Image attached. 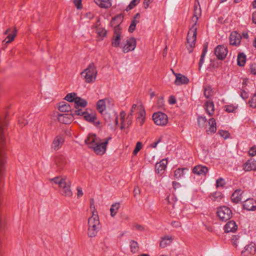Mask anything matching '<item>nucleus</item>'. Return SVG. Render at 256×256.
<instances>
[{
  "label": "nucleus",
  "instance_id": "obj_9",
  "mask_svg": "<svg viewBox=\"0 0 256 256\" xmlns=\"http://www.w3.org/2000/svg\"><path fill=\"white\" fill-rule=\"evenodd\" d=\"M122 38V28L120 25L114 26V35L112 41V46L114 47H118L120 46Z\"/></svg>",
  "mask_w": 256,
  "mask_h": 256
},
{
  "label": "nucleus",
  "instance_id": "obj_6",
  "mask_svg": "<svg viewBox=\"0 0 256 256\" xmlns=\"http://www.w3.org/2000/svg\"><path fill=\"white\" fill-rule=\"evenodd\" d=\"M74 114L77 116H82L85 120L94 124L96 126H98L100 124L98 121L96 120V116L94 112L89 114L88 112L83 111L82 110H76Z\"/></svg>",
  "mask_w": 256,
  "mask_h": 256
},
{
  "label": "nucleus",
  "instance_id": "obj_26",
  "mask_svg": "<svg viewBox=\"0 0 256 256\" xmlns=\"http://www.w3.org/2000/svg\"><path fill=\"white\" fill-rule=\"evenodd\" d=\"M204 108L209 116H212L214 112V104L212 101H206L204 104Z\"/></svg>",
  "mask_w": 256,
  "mask_h": 256
},
{
  "label": "nucleus",
  "instance_id": "obj_13",
  "mask_svg": "<svg viewBox=\"0 0 256 256\" xmlns=\"http://www.w3.org/2000/svg\"><path fill=\"white\" fill-rule=\"evenodd\" d=\"M230 44L232 46H238L241 42L242 36L237 32H232L230 36Z\"/></svg>",
  "mask_w": 256,
  "mask_h": 256
},
{
  "label": "nucleus",
  "instance_id": "obj_5",
  "mask_svg": "<svg viewBox=\"0 0 256 256\" xmlns=\"http://www.w3.org/2000/svg\"><path fill=\"white\" fill-rule=\"evenodd\" d=\"M81 75L84 77L87 83L94 82L97 75V70L94 64H90L87 68L81 73Z\"/></svg>",
  "mask_w": 256,
  "mask_h": 256
},
{
  "label": "nucleus",
  "instance_id": "obj_60",
  "mask_svg": "<svg viewBox=\"0 0 256 256\" xmlns=\"http://www.w3.org/2000/svg\"><path fill=\"white\" fill-rule=\"evenodd\" d=\"M208 45V44L207 43L204 44V48H203V50H202V54H201V55H202V57H204L205 56V54H206L207 52Z\"/></svg>",
  "mask_w": 256,
  "mask_h": 256
},
{
  "label": "nucleus",
  "instance_id": "obj_55",
  "mask_svg": "<svg viewBox=\"0 0 256 256\" xmlns=\"http://www.w3.org/2000/svg\"><path fill=\"white\" fill-rule=\"evenodd\" d=\"M18 124L20 126H24L28 124V122L26 120L22 118H20L18 120Z\"/></svg>",
  "mask_w": 256,
  "mask_h": 256
},
{
  "label": "nucleus",
  "instance_id": "obj_7",
  "mask_svg": "<svg viewBox=\"0 0 256 256\" xmlns=\"http://www.w3.org/2000/svg\"><path fill=\"white\" fill-rule=\"evenodd\" d=\"M232 214L231 210L226 206H220L218 208L217 215L222 221L230 220L232 216Z\"/></svg>",
  "mask_w": 256,
  "mask_h": 256
},
{
  "label": "nucleus",
  "instance_id": "obj_17",
  "mask_svg": "<svg viewBox=\"0 0 256 256\" xmlns=\"http://www.w3.org/2000/svg\"><path fill=\"white\" fill-rule=\"evenodd\" d=\"M73 115L72 113L59 114L58 118L60 122L64 124H68L72 121Z\"/></svg>",
  "mask_w": 256,
  "mask_h": 256
},
{
  "label": "nucleus",
  "instance_id": "obj_39",
  "mask_svg": "<svg viewBox=\"0 0 256 256\" xmlns=\"http://www.w3.org/2000/svg\"><path fill=\"white\" fill-rule=\"evenodd\" d=\"M207 123V120L204 116L198 117V124L200 128H204Z\"/></svg>",
  "mask_w": 256,
  "mask_h": 256
},
{
  "label": "nucleus",
  "instance_id": "obj_30",
  "mask_svg": "<svg viewBox=\"0 0 256 256\" xmlns=\"http://www.w3.org/2000/svg\"><path fill=\"white\" fill-rule=\"evenodd\" d=\"M172 240V237L171 236H166L162 238V240L160 243V246L162 248H164L170 244Z\"/></svg>",
  "mask_w": 256,
  "mask_h": 256
},
{
  "label": "nucleus",
  "instance_id": "obj_37",
  "mask_svg": "<svg viewBox=\"0 0 256 256\" xmlns=\"http://www.w3.org/2000/svg\"><path fill=\"white\" fill-rule=\"evenodd\" d=\"M246 56L244 53H240L238 56L237 64L239 66H244L246 63Z\"/></svg>",
  "mask_w": 256,
  "mask_h": 256
},
{
  "label": "nucleus",
  "instance_id": "obj_23",
  "mask_svg": "<svg viewBox=\"0 0 256 256\" xmlns=\"http://www.w3.org/2000/svg\"><path fill=\"white\" fill-rule=\"evenodd\" d=\"M245 171L256 170V161L252 158L248 160L244 165Z\"/></svg>",
  "mask_w": 256,
  "mask_h": 256
},
{
  "label": "nucleus",
  "instance_id": "obj_34",
  "mask_svg": "<svg viewBox=\"0 0 256 256\" xmlns=\"http://www.w3.org/2000/svg\"><path fill=\"white\" fill-rule=\"evenodd\" d=\"M108 102V100L107 98L102 99L99 100L96 104V108L98 111L100 113L102 114L106 108V102Z\"/></svg>",
  "mask_w": 256,
  "mask_h": 256
},
{
  "label": "nucleus",
  "instance_id": "obj_49",
  "mask_svg": "<svg viewBox=\"0 0 256 256\" xmlns=\"http://www.w3.org/2000/svg\"><path fill=\"white\" fill-rule=\"evenodd\" d=\"M142 144L140 142H138L136 144L135 148L133 152V154L136 155L138 152L142 149Z\"/></svg>",
  "mask_w": 256,
  "mask_h": 256
},
{
  "label": "nucleus",
  "instance_id": "obj_32",
  "mask_svg": "<svg viewBox=\"0 0 256 256\" xmlns=\"http://www.w3.org/2000/svg\"><path fill=\"white\" fill-rule=\"evenodd\" d=\"M140 14L137 13L134 16L129 26L128 30L130 32H132L136 29V26L137 24L140 22Z\"/></svg>",
  "mask_w": 256,
  "mask_h": 256
},
{
  "label": "nucleus",
  "instance_id": "obj_24",
  "mask_svg": "<svg viewBox=\"0 0 256 256\" xmlns=\"http://www.w3.org/2000/svg\"><path fill=\"white\" fill-rule=\"evenodd\" d=\"M104 119L107 122H109V124H110L112 122L116 126L118 124V116L115 112H112L111 114H106Z\"/></svg>",
  "mask_w": 256,
  "mask_h": 256
},
{
  "label": "nucleus",
  "instance_id": "obj_28",
  "mask_svg": "<svg viewBox=\"0 0 256 256\" xmlns=\"http://www.w3.org/2000/svg\"><path fill=\"white\" fill-rule=\"evenodd\" d=\"M208 122V124L209 128L208 129L206 130V132L208 134L215 133L216 130V120L214 118H210L209 119Z\"/></svg>",
  "mask_w": 256,
  "mask_h": 256
},
{
  "label": "nucleus",
  "instance_id": "obj_33",
  "mask_svg": "<svg viewBox=\"0 0 256 256\" xmlns=\"http://www.w3.org/2000/svg\"><path fill=\"white\" fill-rule=\"evenodd\" d=\"M140 14L137 13L134 16L129 26L128 30L130 32H132L136 29V26L137 24L140 22Z\"/></svg>",
  "mask_w": 256,
  "mask_h": 256
},
{
  "label": "nucleus",
  "instance_id": "obj_53",
  "mask_svg": "<svg viewBox=\"0 0 256 256\" xmlns=\"http://www.w3.org/2000/svg\"><path fill=\"white\" fill-rule=\"evenodd\" d=\"M216 186L217 187H218V186H223L224 184H225V182H224V180L222 178H220L216 180Z\"/></svg>",
  "mask_w": 256,
  "mask_h": 256
},
{
  "label": "nucleus",
  "instance_id": "obj_48",
  "mask_svg": "<svg viewBox=\"0 0 256 256\" xmlns=\"http://www.w3.org/2000/svg\"><path fill=\"white\" fill-rule=\"evenodd\" d=\"M250 106L252 108H256V94H254L248 102Z\"/></svg>",
  "mask_w": 256,
  "mask_h": 256
},
{
  "label": "nucleus",
  "instance_id": "obj_59",
  "mask_svg": "<svg viewBox=\"0 0 256 256\" xmlns=\"http://www.w3.org/2000/svg\"><path fill=\"white\" fill-rule=\"evenodd\" d=\"M98 34L102 37H104L106 36V31L104 29L102 30H98Z\"/></svg>",
  "mask_w": 256,
  "mask_h": 256
},
{
  "label": "nucleus",
  "instance_id": "obj_63",
  "mask_svg": "<svg viewBox=\"0 0 256 256\" xmlns=\"http://www.w3.org/2000/svg\"><path fill=\"white\" fill-rule=\"evenodd\" d=\"M172 186H173V188L174 190H176L177 188H180L181 186L180 183L177 182H172Z\"/></svg>",
  "mask_w": 256,
  "mask_h": 256
},
{
  "label": "nucleus",
  "instance_id": "obj_46",
  "mask_svg": "<svg viewBox=\"0 0 256 256\" xmlns=\"http://www.w3.org/2000/svg\"><path fill=\"white\" fill-rule=\"evenodd\" d=\"M222 198L221 194L219 192H215L211 196V198L214 201H219Z\"/></svg>",
  "mask_w": 256,
  "mask_h": 256
},
{
  "label": "nucleus",
  "instance_id": "obj_2",
  "mask_svg": "<svg viewBox=\"0 0 256 256\" xmlns=\"http://www.w3.org/2000/svg\"><path fill=\"white\" fill-rule=\"evenodd\" d=\"M112 138L109 136L102 142L95 134H89L85 140V143L89 148H92L97 154L102 155L106 152L108 142Z\"/></svg>",
  "mask_w": 256,
  "mask_h": 256
},
{
  "label": "nucleus",
  "instance_id": "obj_8",
  "mask_svg": "<svg viewBox=\"0 0 256 256\" xmlns=\"http://www.w3.org/2000/svg\"><path fill=\"white\" fill-rule=\"evenodd\" d=\"M152 118L154 123L158 126H166L168 122V117L164 113L158 112L154 114Z\"/></svg>",
  "mask_w": 256,
  "mask_h": 256
},
{
  "label": "nucleus",
  "instance_id": "obj_12",
  "mask_svg": "<svg viewBox=\"0 0 256 256\" xmlns=\"http://www.w3.org/2000/svg\"><path fill=\"white\" fill-rule=\"evenodd\" d=\"M54 165L58 171H61L66 164V158L62 155H59L55 157Z\"/></svg>",
  "mask_w": 256,
  "mask_h": 256
},
{
  "label": "nucleus",
  "instance_id": "obj_40",
  "mask_svg": "<svg viewBox=\"0 0 256 256\" xmlns=\"http://www.w3.org/2000/svg\"><path fill=\"white\" fill-rule=\"evenodd\" d=\"M204 94L206 98H209L213 94V92L211 87L209 86H206L204 88Z\"/></svg>",
  "mask_w": 256,
  "mask_h": 256
},
{
  "label": "nucleus",
  "instance_id": "obj_41",
  "mask_svg": "<svg viewBox=\"0 0 256 256\" xmlns=\"http://www.w3.org/2000/svg\"><path fill=\"white\" fill-rule=\"evenodd\" d=\"M120 208L119 203H115L112 204L110 208V215L112 217H114L117 213V210Z\"/></svg>",
  "mask_w": 256,
  "mask_h": 256
},
{
  "label": "nucleus",
  "instance_id": "obj_36",
  "mask_svg": "<svg viewBox=\"0 0 256 256\" xmlns=\"http://www.w3.org/2000/svg\"><path fill=\"white\" fill-rule=\"evenodd\" d=\"M17 30L16 28H14V30L12 34H10L6 38L3 40V44H8L12 42L16 35Z\"/></svg>",
  "mask_w": 256,
  "mask_h": 256
},
{
  "label": "nucleus",
  "instance_id": "obj_50",
  "mask_svg": "<svg viewBox=\"0 0 256 256\" xmlns=\"http://www.w3.org/2000/svg\"><path fill=\"white\" fill-rule=\"evenodd\" d=\"M132 115L130 114H129L126 118V128L129 127L132 124Z\"/></svg>",
  "mask_w": 256,
  "mask_h": 256
},
{
  "label": "nucleus",
  "instance_id": "obj_62",
  "mask_svg": "<svg viewBox=\"0 0 256 256\" xmlns=\"http://www.w3.org/2000/svg\"><path fill=\"white\" fill-rule=\"evenodd\" d=\"M169 103L170 104H174L176 103V100L174 96H171L169 98Z\"/></svg>",
  "mask_w": 256,
  "mask_h": 256
},
{
  "label": "nucleus",
  "instance_id": "obj_56",
  "mask_svg": "<svg viewBox=\"0 0 256 256\" xmlns=\"http://www.w3.org/2000/svg\"><path fill=\"white\" fill-rule=\"evenodd\" d=\"M249 155L254 156L256 155V147H252L248 152Z\"/></svg>",
  "mask_w": 256,
  "mask_h": 256
},
{
  "label": "nucleus",
  "instance_id": "obj_54",
  "mask_svg": "<svg viewBox=\"0 0 256 256\" xmlns=\"http://www.w3.org/2000/svg\"><path fill=\"white\" fill-rule=\"evenodd\" d=\"M82 0H74V3L78 9H81L82 8Z\"/></svg>",
  "mask_w": 256,
  "mask_h": 256
},
{
  "label": "nucleus",
  "instance_id": "obj_16",
  "mask_svg": "<svg viewBox=\"0 0 256 256\" xmlns=\"http://www.w3.org/2000/svg\"><path fill=\"white\" fill-rule=\"evenodd\" d=\"M64 141V138L62 136H57L52 142V148L54 150H59L63 145Z\"/></svg>",
  "mask_w": 256,
  "mask_h": 256
},
{
  "label": "nucleus",
  "instance_id": "obj_35",
  "mask_svg": "<svg viewBox=\"0 0 256 256\" xmlns=\"http://www.w3.org/2000/svg\"><path fill=\"white\" fill-rule=\"evenodd\" d=\"M96 4L102 8H108L111 6L110 0H94Z\"/></svg>",
  "mask_w": 256,
  "mask_h": 256
},
{
  "label": "nucleus",
  "instance_id": "obj_43",
  "mask_svg": "<svg viewBox=\"0 0 256 256\" xmlns=\"http://www.w3.org/2000/svg\"><path fill=\"white\" fill-rule=\"evenodd\" d=\"M120 122H121L120 129L123 130L126 128V124L124 121L125 116H126L125 112L124 111L121 112H120Z\"/></svg>",
  "mask_w": 256,
  "mask_h": 256
},
{
  "label": "nucleus",
  "instance_id": "obj_44",
  "mask_svg": "<svg viewBox=\"0 0 256 256\" xmlns=\"http://www.w3.org/2000/svg\"><path fill=\"white\" fill-rule=\"evenodd\" d=\"M130 244L131 252L134 253L136 252L138 250V242L134 240H131Z\"/></svg>",
  "mask_w": 256,
  "mask_h": 256
},
{
  "label": "nucleus",
  "instance_id": "obj_10",
  "mask_svg": "<svg viewBox=\"0 0 256 256\" xmlns=\"http://www.w3.org/2000/svg\"><path fill=\"white\" fill-rule=\"evenodd\" d=\"M136 42L135 38H130L126 40V44L122 46V51L124 53L132 51L136 48Z\"/></svg>",
  "mask_w": 256,
  "mask_h": 256
},
{
  "label": "nucleus",
  "instance_id": "obj_57",
  "mask_svg": "<svg viewBox=\"0 0 256 256\" xmlns=\"http://www.w3.org/2000/svg\"><path fill=\"white\" fill-rule=\"evenodd\" d=\"M240 96L244 100H246L248 98V94L244 90H242L240 92Z\"/></svg>",
  "mask_w": 256,
  "mask_h": 256
},
{
  "label": "nucleus",
  "instance_id": "obj_31",
  "mask_svg": "<svg viewBox=\"0 0 256 256\" xmlns=\"http://www.w3.org/2000/svg\"><path fill=\"white\" fill-rule=\"evenodd\" d=\"M140 14L137 13L134 16L129 26L128 30L130 32H132L136 29V26L137 24L140 22Z\"/></svg>",
  "mask_w": 256,
  "mask_h": 256
},
{
  "label": "nucleus",
  "instance_id": "obj_19",
  "mask_svg": "<svg viewBox=\"0 0 256 256\" xmlns=\"http://www.w3.org/2000/svg\"><path fill=\"white\" fill-rule=\"evenodd\" d=\"M208 168L202 165L196 166L194 167L192 172L196 174L202 176H206L208 172Z\"/></svg>",
  "mask_w": 256,
  "mask_h": 256
},
{
  "label": "nucleus",
  "instance_id": "obj_11",
  "mask_svg": "<svg viewBox=\"0 0 256 256\" xmlns=\"http://www.w3.org/2000/svg\"><path fill=\"white\" fill-rule=\"evenodd\" d=\"M228 50L224 46L219 45L214 50V54L218 60H223L228 54Z\"/></svg>",
  "mask_w": 256,
  "mask_h": 256
},
{
  "label": "nucleus",
  "instance_id": "obj_21",
  "mask_svg": "<svg viewBox=\"0 0 256 256\" xmlns=\"http://www.w3.org/2000/svg\"><path fill=\"white\" fill-rule=\"evenodd\" d=\"M138 109V114L136 118V122L142 126L145 122L146 112L143 106H139Z\"/></svg>",
  "mask_w": 256,
  "mask_h": 256
},
{
  "label": "nucleus",
  "instance_id": "obj_38",
  "mask_svg": "<svg viewBox=\"0 0 256 256\" xmlns=\"http://www.w3.org/2000/svg\"><path fill=\"white\" fill-rule=\"evenodd\" d=\"M188 170L186 168H177L174 173V176L176 178L178 179L182 178L184 176V170Z\"/></svg>",
  "mask_w": 256,
  "mask_h": 256
},
{
  "label": "nucleus",
  "instance_id": "obj_47",
  "mask_svg": "<svg viewBox=\"0 0 256 256\" xmlns=\"http://www.w3.org/2000/svg\"><path fill=\"white\" fill-rule=\"evenodd\" d=\"M140 106H142L141 104H132L130 114L133 115V113L136 112L138 114V108Z\"/></svg>",
  "mask_w": 256,
  "mask_h": 256
},
{
  "label": "nucleus",
  "instance_id": "obj_4",
  "mask_svg": "<svg viewBox=\"0 0 256 256\" xmlns=\"http://www.w3.org/2000/svg\"><path fill=\"white\" fill-rule=\"evenodd\" d=\"M100 228L99 217L97 212H92V215L88 219V234L89 237H94Z\"/></svg>",
  "mask_w": 256,
  "mask_h": 256
},
{
  "label": "nucleus",
  "instance_id": "obj_18",
  "mask_svg": "<svg viewBox=\"0 0 256 256\" xmlns=\"http://www.w3.org/2000/svg\"><path fill=\"white\" fill-rule=\"evenodd\" d=\"M173 74L176 76V80L174 83L176 85H180L183 84H186L188 82L189 80L186 76L180 74H176L172 70Z\"/></svg>",
  "mask_w": 256,
  "mask_h": 256
},
{
  "label": "nucleus",
  "instance_id": "obj_42",
  "mask_svg": "<svg viewBox=\"0 0 256 256\" xmlns=\"http://www.w3.org/2000/svg\"><path fill=\"white\" fill-rule=\"evenodd\" d=\"M76 94L74 92L68 94L64 99L69 102H76V98H77Z\"/></svg>",
  "mask_w": 256,
  "mask_h": 256
},
{
  "label": "nucleus",
  "instance_id": "obj_52",
  "mask_svg": "<svg viewBox=\"0 0 256 256\" xmlns=\"http://www.w3.org/2000/svg\"><path fill=\"white\" fill-rule=\"evenodd\" d=\"M219 134L221 136L225 139L229 136V133L227 131L221 130L219 131Z\"/></svg>",
  "mask_w": 256,
  "mask_h": 256
},
{
  "label": "nucleus",
  "instance_id": "obj_61",
  "mask_svg": "<svg viewBox=\"0 0 256 256\" xmlns=\"http://www.w3.org/2000/svg\"><path fill=\"white\" fill-rule=\"evenodd\" d=\"M78 194L77 196L78 198L81 197L83 195V192L82 188L80 187H78L77 188Z\"/></svg>",
  "mask_w": 256,
  "mask_h": 256
},
{
  "label": "nucleus",
  "instance_id": "obj_1",
  "mask_svg": "<svg viewBox=\"0 0 256 256\" xmlns=\"http://www.w3.org/2000/svg\"><path fill=\"white\" fill-rule=\"evenodd\" d=\"M201 16V9L195 5L194 6V15L192 18V25L190 28L188 35L186 44V47L189 52L193 51L195 46V42L196 38L197 30L198 26L196 25L198 18Z\"/></svg>",
  "mask_w": 256,
  "mask_h": 256
},
{
  "label": "nucleus",
  "instance_id": "obj_14",
  "mask_svg": "<svg viewBox=\"0 0 256 256\" xmlns=\"http://www.w3.org/2000/svg\"><path fill=\"white\" fill-rule=\"evenodd\" d=\"M256 252L255 244L251 243L244 247V250L242 252L241 255L242 256H252L255 254Z\"/></svg>",
  "mask_w": 256,
  "mask_h": 256
},
{
  "label": "nucleus",
  "instance_id": "obj_51",
  "mask_svg": "<svg viewBox=\"0 0 256 256\" xmlns=\"http://www.w3.org/2000/svg\"><path fill=\"white\" fill-rule=\"evenodd\" d=\"M226 110L228 112H232L236 108V107L233 105H227L225 106Z\"/></svg>",
  "mask_w": 256,
  "mask_h": 256
},
{
  "label": "nucleus",
  "instance_id": "obj_20",
  "mask_svg": "<svg viewBox=\"0 0 256 256\" xmlns=\"http://www.w3.org/2000/svg\"><path fill=\"white\" fill-rule=\"evenodd\" d=\"M168 164L166 159H163L156 164V171L158 174L162 175L166 168Z\"/></svg>",
  "mask_w": 256,
  "mask_h": 256
},
{
  "label": "nucleus",
  "instance_id": "obj_45",
  "mask_svg": "<svg viewBox=\"0 0 256 256\" xmlns=\"http://www.w3.org/2000/svg\"><path fill=\"white\" fill-rule=\"evenodd\" d=\"M140 0H132L126 8V10L128 11L132 9L140 2Z\"/></svg>",
  "mask_w": 256,
  "mask_h": 256
},
{
  "label": "nucleus",
  "instance_id": "obj_22",
  "mask_svg": "<svg viewBox=\"0 0 256 256\" xmlns=\"http://www.w3.org/2000/svg\"><path fill=\"white\" fill-rule=\"evenodd\" d=\"M58 110L61 112H70V113H72V114L74 115V109L72 110L70 104L65 102H62L59 103Z\"/></svg>",
  "mask_w": 256,
  "mask_h": 256
},
{
  "label": "nucleus",
  "instance_id": "obj_64",
  "mask_svg": "<svg viewBox=\"0 0 256 256\" xmlns=\"http://www.w3.org/2000/svg\"><path fill=\"white\" fill-rule=\"evenodd\" d=\"M238 240V238L236 236H234L232 238V242L233 245L236 246V241Z\"/></svg>",
  "mask_w": 256,
  "mask_h": 256
},
{
  "label": "nucleus",
  "instance_id": "obj_58",
  "mask_svg": "<svg viewBox=\"0 0 256 256\" xmlns=\"http://www.w3.org/2000/svg\"><path fill=\"white\" fill-rule=\"evenodd\" d=\"M250 72L254 74H256V64H252L250 66Z\"/></svg>",
  "mask_w": 256,
  "mask_h": 256
},
{
  "label": "nucleus",
  "instance_id": "obj_15",
  "mask_svg": "<svg viewBox=\"0 0 256 256\" xmlns=\"http://www.w3.org/2000/svg\"><path fill=\"white\" fill-rule=\"evenodd\" d=\"M243 208L247 210L254 211L256 210V200L254 198H248L243 202Z\"/></svg>",
  "mask_w": 256,
  "mask_h": 256
},
{
  "label": "nucleus",
  "instance_id": "obj_27",
  "mask_svg": "<svg viewBox=\"0 0 256 256\" xmlns=\"http://www.w3.org/2000/svg\"><path fill=\"white\" fill-rule=\"evenodd\" d=\"M87 104L86 100L82 99L80 97L76 98V102L74 103V110H82L80 107L84 108Z\"/></svg>",
  "mask_w": 256,
  "mask_h": 256
},
{
  "label": "nucleus",
  "instance_id": "obj_3",
  "mask_svg": "<svg viewBox=\"0 0 256 256\" xmlns=\"http://www.w3.org/2000/svg\"><path fill=\"white\" fill-rule=\"evenodd\" d=\"M56 184H58L60 188V194L62 196L70 198L72 196L71 190L72 182L70 180L65 176H56L50 180Z\"/></svg>",
  "mask_w": 256,
  "mask_h": 256
},
{
  "label": "nucleus",
  "instance_id": "obj_25",
  "mask_svg": "<svg viewBox=\"0 0 256 256\" xmlns=\"http://www.w3.org/2000/svg\"><path fill=\"white\" fill-rule=\"evenodd\" d=\"M238 228V226L233 220H230L227 222L224 226V229L226 232H235Z\"/></svg>",
  "mask_w": 256,
  "mask_h": 256
},
{
  "label": "nucleus",
  "instance_id": "obj_29",
  "mask_svg": "<svg viewBox=\"0 0 256 256\" xmlns=\"http://www.w3.org/2000/svg\"><path fill=\"white\" fill-rule=\"evenodd\" d=\"M242 192L240 190H237L232 194L231 200L232 202L238 203L242 199Z\"/></svg>",
  "mask_w": 256,
  "mask_h": 256
}]
</instances>
